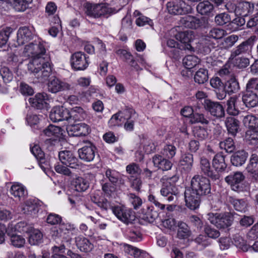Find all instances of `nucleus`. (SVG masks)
Returning a JSON list of instances; mask_svg holds the SVG:
<instances>
[{"label":"nucleus","mask_w":258,"mask_h":258,"mask_svg":"<svg viewBox=\"0 0 258 258\" xmlns=\"http://www.w3.org/2000/svg\"><path fill=\"white\" fill-rule=\"evenodd\" d=\"M122 248L125 254L127 256H133L134 257H138L140 256H145L146 252L136 247H134L128 244H123Z\"/></svg>","instance_id":"obj_31"},{"label":"nucleus","mask_w":258,"mask_h":258,"mask_svg":"<svg viewBox=\"0 0 258 258\" xmlns=\"http://www.w3.org/2000/svg\"><path fill=\"white\" fill-rule=\"evenodd\" d=\"M105 176L112 184H116L118 181L119 174L115 170L107 169L105 172Z\"/></svg>","instance_id":"obj_62"},{"label":"nucleus","mask_w":258,"mask_h":258,"mask_svg":"<svg viewBox=\"0 0 258 258\" xmlns=\"http://www.w3.org/2000/svg\"><path fill=\"white\" fill-rule=\"evenodd\" d=\"M253 4L247 2H242L236 6L234 12L236 16L246 17L253 11Z\"/></svg>","instance_id":"obj_19"},{"label":"nucleus","mask_w":258,"mask_h":258,"mask_svg":"<svg viewBox=\"0 0 258 258\" xmlns=\"http://www.w3.org/2000/svg\"><path fill=\"white\" fill-rule=\"evenodd\" d=\"M33 0H13L15 9L18 12H24L29 7Z\"/></svg>","instance_id":"obj_50"},{"label":"nucleus","mask_w":258,"mask_h":258,"mask_svg":"<svg viewBox=\"0 0 258 258\" xmlns=\"http://www.w3.org/2000/svg\"><path fill=\"white\" fill-rule=\"evenodd\" d=\"M207 218L211 223L220 228L230 226L233 222V217L229 213L220 214L209 213L207 214Z\"/></svg>","instance_id":"obj_5"},{"label":"nucleus","mask_w":258,"mask_h":258,"mask_svg":"<svg viewBox=\"0 0 258 258\" xmlns=\"http://www.w3.org/2000/svg\"><path fill=\"white\" fill-rule=\"evenodd\" d=\"M215 22L217 25L223 26L227 23L230 25L231 17L226 13H222L217 15L215 17Z\"/></svg>","instance_id":"obj_53"},{"label":"nucleus","mask_w":258,"mask_h":258,"mask_svg":"<svg viewBox=\"0 0 258 258\" xmlns=\"http://www.w3.org/2000/svg\"><path fill=\"white\" fill-rule=\"evenodd\" d=\"M213 5L209 1L200 2L197 6V12L202 15H208L213 10Z\"/></svg>","instance_id":"obj_41"},{"label":"nucleus","mask_w":258,"mask_h":258,"mask_svg":"<svg viewBox=\"0 0 258 258\" xmlns=\"http://www.w3.org/2000/svg\"><path fill=\"white\" fill-rule=\"evenodd\" d=\"M0 75L5 84L11 82L13 79V75L7 67H3L0 69Z\"/></svg>","instance_id":"obj_58"},{"label":"nucleus","mask_w":258,"mask_h":258,"mask_svg":"<svg viewBox=\"0 0 258 258\" xmlns=\"http://www.w3.org/2000/svg\"><path fill=\"white\" fill-rule=\"evenodd\" d=\"M229 208L235 210H244L247 207V203L243 199H235L231 197L229 199Z\"/></svg>","instance_id":"obj_45"},{"label":"nucleus","mask_w":258,"mask_h":258,"mask_svg":"<svg viewBox=\"0 0 258 258\" xmlns=\"http://www.w3.org/2000/svg\"><path fill=\"white\" fill-rule=\"evenodd\" d=\"M49 118L53 122L66 120L69 123L70 120V111L62 106H55L51 109Z\"/></svg>","instance_id":"obj_13"},{"label":"nucleus","mask_w":258,"mask_h":258,"mask_svg":"<svg viewBox=\"0 0 258 258\" xmlns=\"http://www.w3.org/2000/svg\"><path fill=\"white\" fill-rule=\"evenodd\" d=\"M225 34V31L221 29L214 28L210 30L207 34V37L215 39L222 38Z\"/></svg>","instance_id":"obj_60"},{"label":"nucleus","mask_w":258,"mask_h":258,"mask_svg":"<svg viewBox=\"0 0 258 258\" xmlns=\"http://www.w3.org/2000/svg\"><path fill=\"white\" fill-rule=\"evenodd\" d=\"M176 40L179 41L181 44L179 46L180 50L194 51V48L189 43L194 39V32L185 31L179 32L175 35Z\"/></svg>","instance_id":"obj_12"},{"label":"nucleus","mask_w":258,"mask_h":258,"mask_svg":"<svg viewBox=\"0 0 258 258\" xmlns=\"http://www.w3.org/2000/svg\"><path fill=\"white\" fill-rule=\"evenodd\" d=\"M233 242L239 250L243 252L247 251L250 248L246 241L241 236L235 235L233 238Z\"/></svg>","instance_id":"obj_42"},{"label":"nucleus","mask_w":258,"mask_h":258,"mask_svg":"<svg viewBox=\"0 0 258 258\" xmlns=\"http://www.w3.org/2000/svg\"><path fill=\"white\" fill-rule=\"evenodd\" d=\"M190 122L191 123H201L203 124H208L209 118L203 113L196 112L191 117Z\"/></svg>","instance_id":"obj_54"},{"label":"nucleus","mask_w":258,"mask_h":258,"mask_svg":"<svg viewBox=\"0 0 258 258\" xmlns=\"http://www.w3.org/2000/svg\"><path fill=\"white\" fill-rule=\"evenodd\" d=\"M44 134L47 137L58 136L61 134V128L53 125H49L43 130Z\"/></svg>","instance_id":"obj_57"},{"label":"nucleus","mask_w":258,"mask_h":258,"mask_svg":"<svg viewBox=\"0 0 258 258\" xmlns=\"http://www.w3.org/2000/svg\"><path fill=\"white\" fill-rule=\"evenodd\" d=\"M166 6L168 13L175 15L190 14L193 11L191 6L183 0H173L169 2Z\"/></svg>","instance_id":"obj_4"},{"label":"nucleus","mask_w":258,"mask_h":258,"mask_svg":"<svg viewBox=\"0 0 258 258\" xmlns=\"http://www.w3.org/2000/svg\"><path fill=\"white\" fill-rule=\"evenodd\" d=\"M225 156L223 153L216 154L212 160V166L215 169L216 173L219 174L225 171L227 168V164L225 162Z\"/></svg>","instance_id":"obj_16"},{"label":"nucleus","mask_w":258,"mask_h":258,"mask_svg":"<svg viewBox=\"0 0 258 258\" xmlns=\"http://www.w3.org/2000/svg\"><path fill=\"white\" fill-rule=\"evenodd\" d=\"M209 79L208 71L205 69H200L194 76V81L199 84L206 83Z\"/></svg>","instance_id":"obj_44"},{"label":"nucleus","mask_w":258,"mask_h":258,"mask_svg":"<svg viewBox=\"0 0 258 258\" xmlns=\"http://www.w3.org/2000/svg\"><path fill=\"white\" fill-rule=\"evenodd\" d=\"M242 99L247 107H254L258 104V96L252 91H245Z\"/></svg>","instance_id":"obj_27"},{"label":"nucleus","mask_w":258,"mask_h":258,"mask_svg":"<svg viewBox=\"0 0 258 258\" xmlns=\"http://www.w3.org/2000/svg\"><path fill=\"white\" fill-rule=\"evenodd\" d=\"M47 100V95L46 93H37L34 97L29 99V102L32 107L41 109L46 107Z\"/></svg>","instance_id":"obj_21"},{"label":"nucleus","mask_w":258,"mask_h":258,"mask_svg":"<svg viewBox=\"0 0 258 258\" xmlns=\"http://www.w3.org/2000/svg\"><path fill=\"white\" fill-rule=\"evenodd\" d=\"M85 13L89 16L98 18L102 16L108 17V15L115 13V10L104 4L92 5L86 3L85 5Z\"/></svg>","instance_id":"obj_3"},{"label":"nucleus","mask_w":258,"mask_h":258,"mask_svg":"<svg viewBox=\"0 0 258 258\" xmlns=\"http://www.w3.org/2000/svg\"><path fill=\"white\" fill-rule=\"evenodd\" d=\"M12 31L13 29L10 27L3 29L0 31V47H2L7 44L9 36Z\"/></svg>","instance_id":"obj_56"},{"label":"nucleus","mask_w":258,"mask_h":258,"mask_svg":"<svg viewBox=\"0 0 258 258\" xmlns=\"http://www.w3.org/2000/svg\"><path fill=\"white\" fill-rule=\"evenodd\" d=\"M10 194L16 199V200L21 201L27 195V191L25 187L21 183L13 184L10 190Z\"/></svg>","instance_id":"obj_23"},{"label":"nucleus","mask_w":258,"mask_h":258,"mask_svg":"<svg viewBox=\"0 0 258 258\" xmlns=\"http://www.w3.org/2000/svg\"><path fill=\"white\" fill-rule=\"evenodd\" d=\"M178 230L177 236L181 239H184L188 237L190 235V231L187 225L182 222H180L178 224Z\"/></svg>","instance_id":"obj_52"},{"label":"nucleus","mask_w":258,"mask_h":258,"mask_svg":"<svg viewBox=\"0 0 258 258\" xmlns=\"http://www.w3.org/2000/svg\"><path fill=\"white\" fill-rule=\"evenodd\" d=\"M159 222H161V225L167 230L172 231L176 230L175 221L174 218L170 217L167 211H166V215L161 218Z\"/></svg>","instance_id":"obj_34"},{"label":"nucleus","mask_w":258,"mask_h":258,"mask_svg":"<svg viewBox=\"0 0 258 258\" xmlns=\"http://www.w3.org/2000/svg\"><path fill=\"white\" fill-rule=\"evenodd\" d=\"M245 176L241 172L237 171L230 174L225 178V181L231 186L232 190L238 191L242 187L240 185Z\"/></svg>","instance_id":"obj_15"},{"label":"nucleus","mask_w":258,"mask_h":258,"mask_svg":"<svg viewBox=\"0 0 258 258\" xmlns=\"http://www.w3.org/2000/svg\"><path fill=\"white\" fill-rule=\"evenodd\" d=\"M71 89V85L70 84L56 78L50 80L47 83L48 91L52 93L68 91Z\"/></svg>","instance_id":"obj_14"},{"label":"nucleus","mask_w":258,"mask_h":258,"mask_svg":"<svg viewBox=\"0 0 258 258\" xmlns=\"http://www.w3.org/2000/svg\"><path fill=\"white\" fill-rule=\"evenodd\" d=\"M242 121L245 126L249 130L258 127V117L252 114H248L243 117Z\"/></svg>","instance_id":"obj_38"},{"label":"nucleus","mask_w":258,"mask_h":258,"mask_svg":"<svg viewBox=\"0 0 258 258\" xmlns=\"http://www.w3.org/2000/svg\"><path fill=\"white\" fill-rule=\"evenodd\" d=\"M86 144L78 151L79 158L83 161L89 162L93 160L96 153V147L91 142L86 141Z\"/></svg>","instance_id":"obj_11"},{"label":"nucleus","mask_w":258,"mask_h":258,"mask_svg":"<svg viewBox=\"0 0 258 258\" xmlns=\"http://www.w3.org/2000/svg\"><path fill=\"white\" fill-rule=\"evenodd\" d=\"M200 168L202 172L211 178L212 180H216L220 178V175L214 172L211 169L210 163L209 160L204 157H202L200 161Z\"/></svg>","instance_id":"obj_18"},{"label":"nucleus","mask_w":258,"mask_h":258,"mask_svg":"<svg viewBox=\"0 0 258 258\" xmlns=\"http://www.w3.org/2000/svg\"><path fill=\"white\" fill-rule=\"evenodd\" d=\"M73 186L75 190L78 192L86 191L89 186L88 181L82 177L76 178L74 182Z\"/></svg>","instance_id":"obj_40"},{"label":"nucleus","mask_w":258,"mask_h":258,"mask_svg":"<svg viewBox=\"0 0 258 258\" xmlns=\"http://www.w3.org/2000/svg\"><path fill=\"white\" fill-rule=\"evenodd\" d=\"M89 57L84 52L78 51L73 53L71 57L72 68L77 71L85 70L89 65Z\"/></svg>","instance_id":"obj_9"},{"label":"nucleus","mask_w":258,"mask_h":258,"mask_svg":"<svg viewBox=\"0 0 258 258\" xmlns=\"http://www.w3.org/2000/svg\"><path fill=\"white\" fill-rule=\"evenodd\" d=\"M112 212L119 220L126 224L134 221L136 217L134 211H112Z\"/></svg>","instance_id":"obj_25"},{"label":"nucleus","mask_w":258,"mask_h":258,"mask_svg":"<svg viewBox=\"0 0 258 258\" xmlns=\"http://www.w3.org/2000/svg\"><path fill=\"white\" fill-rule=\"evenodd\" d=\"M75 229L73 224L69 223H66L60 226V231L63 233V235H58L62 237L67 242H69L72 239V231Z\"/></svg>","instance_id":"obj_36"},{"label":"nucleus","mask_w":258,"mask_h":258,"mask_svg":"<svg viewBox=\"0 0 258 258\" xmlns=\"http://www.w3.org/2000/svg\"><path fill=\"white\" fill-rule=\"evenodd\" d=\"M199 62V58L193 55H188L183 59V64L187 69H191L194 68Z\"/></svg>","instance_id":"obj_48"},{"label":"nucleus","mask_w":258,"mask_h":258,"mask_svg":"<svg viewBox=\"0 0 258 258\" xmlns=\"http://www.w3.org/2000/svg\"><path fill=\"white\" fill-rule=\"evenodd\" d=\"M31 151L32 153L36 158L39 162V164H45L46 159L44 156V152L41 150L40 148L37 146H34L31 149Z\"/></svg>","instance_id":"obj_55"},{"label":"nucleus","mask_w":258,"mask_h":258,"mask_svg":"<svg viewBox=\"0 0 258 258\" xmlns=\"http://www.w3.org/2000/svg\"><path fill=\"white\" fill-rule=\"evenodd\" d=\"M70 120L69 123L72 124V121H82L87 117L85 110L80 106H75L70 111Z\"/></svg>","instance_id":"obj_26"},{"label":"nucleus","mask_w":258,"mask_h":258,"mask_svg":"<svg viewBox=\"0 0 258 258\" xmlns=\"http://www.w3.org/2000/svg\"><path fill=\"white\" fill-rule=\"evenodd\" d=\"M205 110L216 119L221 120L225 116V110L222 105L218 102L205 99L203 103Z\"/></svg>","instance_id":"obj_7"},{"label":"nucleus","mask_w":258,"mask_h":258,"mask_svg":"<svg viewBox=\"0 0 258 258\" xmlns=\"http://www.w3.org/2000/svg\"><path fill=\"white\" fill-rule=\"evenodd\" d=\"M180 23L185 27L195 29L201 27L202 23L200 19L190 15L181 18Z\"/></svg>","instance_id":"obj_22"},{"label":"nucleus","mask_w":258,"mask_h":258,"mask_svg":"<svg viewBox=\"0 0 258 258\" xmlns=\"http://www.w3.org/2000/svg\"><path fill=\"white\" fill-rule=\"evenodd\" d=\"M211 184L208 178L201 175H195L191 179L190 186L184 191L186 206L190 210L199 208L200 197L211 193Z\"/></svg>","instance_id":"obj_1"},{"label":"nucleus","mask_w":258,"mask_h":258,"mask_svg":"<svg viewBox=\"0 0 258 258\" xmlns=\"http://www.w3.org/2000/svg\"><path fill=\"white\" fill-rule=\"evenodd\" d=\"M58 157L63 165L70 168L80 169L82 166V163L71 151L63 150L60 151L58 153Z\"/></svg>","instance_id":"obj_6"},{"label":"nucleus","mask_w":258,"mask_h":258,"mask_svg":"<svg viewBox=\"0 0 258 258\" xmlns=\"http://www.w3.org/2000/svg\"><path fill=\"white\" fill-rule=\"evenodd\" d=\"M76 243L78 248L84 252L91 251L94 248V245L90 240L83 236H79L76 238Z\"/></svg>","instance_id":"obj_30"},{"label":"nucleus","mask_w":258,"mask_h":258,"mask_svg":"<svg viewBox=\"0 0 258 258\" xmlns=\"http://www.w3.org/2000/svg\"><path fill=\"white\" fill-rule=\"evenodd\" d=\"M12 229V225H9L7 229L5 226L0 225V244L5 240V231H6L11 236V242L13 246L18 248L23 247L26 242L25 238L21 235L12 234L11 231V229Z\"/></svg>","instance_id":"obj_8"},{"label":"nucleus","mask_w":258,"mask_h":258,"mask_svg":"<svg viewBox=\"0 0 258 258\" xmlns=\"http://www.w3.org/2000/svg\"><path fill=\"white\" fill-rule=\"evenodd\" d=\"M124 112L126 116L125 120H127L124 127L127 131H132L134 128V121L137 119L138 115L132 108H126Z\"/></svg>","instance_id":"obj_28"},{"label":"nucleus","mask_w":258,"mask_h":258,"mask_svg":"<svg viewBox=\"0 0 258 258\" xmlns=\"http://www.w3.org/2000/svg\"><path fill=\"white\" fill-rule=\"evenodd\" d=\"M34 35L28 27H20L17 32V42L19 45H23L33 39Z\"/></svg>","instance_id":"obj_17"},{"label":"nucleus","mask_w":258,"mask_h":258,"mask_svg":"<svg viewBox=\"0 0 258 258\" xmlns=\"http://www.w3.org/2000/svg\"><path fill=\"white\" fill-rule=\"evenodd\" d=\"M25 205L28 209L31 210H36V209H45L46 208L42 202L37 198H30L25 201Z\"/></svg>","instance_id":"obj_43"},{"label":"nucleus","mask_w":258,"mask_h":258,"mask_svg":"<svg viewBox=\"0 0 258 258\" xmlns=\"http://www.w3.org/2000/svg\"><path fill=\"white\" fill-rule=\"evenodd\" d=\"M52 250L53 254L51 258H68L62 254L65 251V246L63 244L60 246H54L52 248Z\"/></svg>","instance_id":"obj_63"},{"label":"nucleus","mask_w":258,"mask_h":258,"mask_svg":"<svg viewBox=\"0 0 258 258\" xmlns=\"http://www.w3.org/2000/svg\"><path fill=\"white\" fill-rule=\"evenodd\" d=\"M225 123L228 132L233 136H235L239 129V121L232 117L226 118Z\"/></svg>","instance_id":"obj_33"},{"label":"nucleus","mask_w":258,"mask_h":258,"mask_svg":"<svg viewBox=\"0 0 258 258\" xmlns=\"http://www.w3.org/2000/svg\"><path fill=\"white\" fill-rule=\"evenodd\" d=\"M142 144L143 145V148L147 154H150L155 149L154 143L150 140L143 138L142 140Z\"/></svg>","instance_id":"obj_64"},{"label":"nucleus","mask_w":258,"mask_h":258,"mask_svg":"<svg viewBox=\"0 0 258 258\" xmlns=\"http://www.w3.org/2000/svg\"><path fill=\"white\" fill-rule=\"evenodd\" d=\"M221 149H224L227 153L232 152L235 148L234 141L231 138H228L219 143Z\"/></svg>","instance_id":"obj_51"},{"label":"nucleus","mask_w":258,"mask_h":258,"mask_svg":"<svg viewBox=\"0 0 258 258\" xmlns=\"http://www.w3.org/2000/svg\"><path fill=\"white\" fill-rule=\"evenodd\" d=\"M225 89L229 94L237 92L240 89V86L237 80L234 77H231L225 83Z\"/></svg>","instance_id":"obj_39"},{"label":"nucleus","mask_w":258,"mask_h":258,"mask_svg":"<svg viewBox=\"0 0 258 258\" xmlns=\"http://www.w3.org/2000/svg\"><path fill=\"white\" fill-rule=\"evenodd\" d=\"M248 154L244 150H239L233 153L230 158L232 164L235 166H241L245 162Z\"/></svg>","instance_id":"obj_29"},{"label":"nucleus","mask_w":258,"mask_h":258,"mask_svg":"<svg viewBox=\"0 0 258 258\" xmlns=\"http://www.w3.org/2000/svg\"><path fill=\"white\" fill-rule=\"evenodd\" d=\"M152 160L154 166L163 171L170 170L172 166L171 161L160 155H154L152 158Z\"/></svg>","instance_id":"obj_20"},{"label":"nucleus","mask_w":258,"mask_h":258,"mask_svg":"<svg viewBox=\"0 0 258 258\" xmlns=\"http://www.w3.org/2000/svg\"><path fill=\"white\" fill-rule=\"evenodd\" d=\"M24 51L32 55V58H43L45 55H48L46 53V49L44 45L40 41H35L26 45Z\"/></svg>","instance_id":"obj_10"},{"label":"nucleus","mask_w":258,"mask_h":258,"mask_svg":"<svg viewBox=\"0 0 258 258\" xmlns=\"http://www.w3.org/2000/svg\"><path fill=\"white\" fill-rule=\"evenodd\" d=\"M89 130L88 125L84 123L72 124L70 128V131L74 132L72 135L78 137L86 136L89 134Z\"/></svg>","instance_id":"obj_32"},{"label":"nucleus","mask_w":258,"mask_h":258,"mask_svg":"<svg viewBox=\"0 0 258 258\" xmlns=\"http://www.w3.org/2000/svg\"><path fill=\"white\" fill-rule=\"evenodd\" d=\"M176 148L172 145H167L165 146L162 151L163 155L168 158H172L176 154Z\"/></svg>","instance_id":"obj_61"},{"label":"nucleus","mask_w":258,"mask_h":258,"mask_svg":"<svg viewBox=\"0 0 258 258\" xmlns=\"http://www.w3.org/2000/svg\"><path fill=\"white\" fill-rule=\"evenodd\" d=\"M92 201L96 204L98 207L104 209V210H116L110 205V204L106 199H100L95 196L91 197Z\"/></svg>","instance_id":"obj_49"},{"label":"nucleus","mask_w":258,"mask_h":258,"mask_svg":"<svg viewBox=\"0 0 258 258\" xmlns=\"http://www.w3.org/2000/svg\"><path fill=\"white\" fill-rule=\"evenodd\" d=\"M43 235L38 229H33L29 236V242L31 245H37L42 242Z\"/></svg>","instance_id":"obj_47"},{"label":"nucleus","mask_w":258,"mask_h":258,"mask_svg":"<svg viewBox=\"0 0 258 258\" xmlns=\"http://www.w3.org/2000/svg\"><path fill=\"white\" fill-rule=\"evenodd\" d=\"M50 58L45 55L43 58H31L28 64V70L41 82L46 80L52 72Z\"/></svg>","instance_id":"obj_2"},{"label":"nucleus","mask_w":258,"mask_h":258,"mask_svg":"<svg viewBox=\"0 0 258 258\" xmlns=\"http://www.w3.org/2000/svg\"><path fill=\"white\" fill-rule=\"evenodd\" d=\"M194 162L192 154L187 153L182 155L179 161V165L186 171H189Z\"/></svg>","instance_id":"obj_35"},{"label":"nucleus","mask_w":258,"mask_h":258,"mask_svg":"<svg viewBox=\"0 0 258 258\" xmlns=\"http://www.w3.org/2000/svg\"><path fill=\"white\" fill-rule=\"evenodd\" d=\"M237 98L236 97H231L227 101L226 111L231 115L235 116L238 114L239 109L237 107Z\"/></svg>","instance_id":"obj_37"},{"label":"nucleus","mask_w":258,"mask_h":258,"mask_svg":"<svg viewBox=\"0 0 258 258\" xmlns=\"http://www.w3.org/2000/svg\"><path fill=\"white\" fill-rule=\"evenodd\" d=\"M145 212L141 216V218L150 223L155 220L160 221L161 218L166 215V211H144Z\"/></svg>","instance_id":"obj_24"},{"label":"nucleus","mask_w":258,"mask_h":258,"mask_svg":"<svg viewBox=\"0 0 258 258\" xmlns=\"http://www.w3.org/2000/svg\"><path fill=\"white\" fill-rule=\"evenodd\" d=\"M245 138L251 144H258V131L255 129L248 130L246 132Z\"/></svg>","instance_id":"obj_59"},{"label":"nucleus","mask_w":258,"mask_h":258,"mask_svg":"<svg viewBox=\"0 0 258 258\" xmlns=\"http://www.w3.org/2000/svg\"><path fill=\"white\" fill-rule=\"evenodd\" d=\"M249 49V42L247 41H244L231 51L230 57L234 58L239 55L246 53L248 52Z\"/></svg>","instance_id":"obj_46"}]
</instances>
